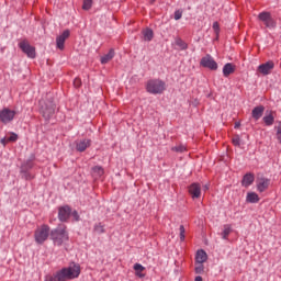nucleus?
I'll return each mask as SVG.
<instances>
[{
    "label": "nucleus",
    "instance_id": "nucleus-1",
    "mask_svg": "<svg viewBox=\"0 0 281 281\" xmlns=\"http://www.w3.org/2000/svg\"><path fill=\"white\" fill-rule=\"evenodd\" d=\"M80 276V265L72 263L68 268H64L56 273L45 277V281H67L75 280Z\"/></svg>",
    "mask_w": 281,
    "mask_h": 281
},
{
    "label": "nucleus",
    "instance_id": "nucleus-2",
    "mask_svg": "<svg viewBox=\"0 0 281 281\" xmlns=\"http://www.w3.org/2000/svg\"><path fill=\"white\" fill-rule=\"evenodd\" d=\"M50 240H53L54 245L60 247L63 243H67L69 240V234H67V228L65 226H58L57 228L50 232Z\"/></svg>",
    "mask_w": 281,
    "mask_h": 281
},
{
    "label": "nucleus",
    "instance_id": "nucleus-3",
    "mask_svg": "<svg viewBox=\"0 0 281 281\" xmlns=\"http://www.w3.org/2000/svg\"><path fill=\"white\" fill-rule=\"evenodd\" d=\"M147 93H151V95L161 94L166 91V82L160 79H150L146 83Z\"/></svg>",
    "mask_w": 281,
    "mask_h": 281
},
{
    "label": "nucleus",
    "instance_id": "nucleus-4",
    "mask_svg": "<svg viewBox=\"0 0 281 281\" xmlns=\"http://www.w3.org/2000/svg\"><path fill=\"white\" fill-rule=\"evenodd\" d=\"M40 106L42 115L45 117V120H49V117H52L56 111V105L54 104V101L47 102L43 99L40 101Z\"/></svg>",
    "mask_w": 281,
    "mask_h": 281
},
{
    "label": "nucleus",
    "instance_id": "nucleus-5",
    "mask_svg": "<svg viewBox=\"0 0 281 281\" xmlns=\"http://www.w3.org/2000/svg\"><path fill=\"white\" fill-rule=\"evenodd\" d=\"M34 238L37 245H43V243L49 238V226L42 225L40 228H37L35 231Z\"/></svg>",
    "mask_w": 281,
    "mask_h": 281
},
{
    "label": "nucleus",
    "instance_id": "nucleus-6",
    "mask_svg": "<svg viewBox=\"0 0 281 281\" xmlns=\"http://www.w3.org/2000/svg\"><path fill=\"white\" fill-rule=\"evenodd\" d=\"M258 19L266 25V27H269V30H273L277 25L276 20L269 12L259 13Z\"/></svg>",
    "mask_w": 281,
    "mask_h": 281
},
{
    "label": "nucleus",
    "instance_id": "nucleus-7",
    "mask_svg": "<svg viewBox=\"0 0 281 281\" xmlns=\"http://www.w3.org/2000/svg\"><path fill=\"white\" fill-rule=\"evenodd\" d=\"M200 65L202 67H205L206 69H211V71H216V69H218V64L216 63V60H214V57L211 55L204 56L201 59Z\"/></svg>",
    "mask_w": 281,
    "mask_h": 281
},
{
    "label": "nucleus",
    "instance_id": "nucleus-8",
    "mask_svg": "<svg viewBox=\"0 0 281 281\" xmlns=\"http://www.w3.org/2000/svg\"><path fill=\"white\" fill-rule=\"evenodd\" d=\"M19 46H20V49H22V52L26 54L29 58H36V48L30 45V43L23 41L19 44Z\"/></svg>",
    "mask_w": 281,
    "mask_h": 281
},
{
    "label": "nucleus",
    "instance_id": "nucleus-9",
    "mask_svg": "<svg viewBox=\"0 0 281 281\" xmlns=\"http://www.w3.org/2000/svg\"><path fill=\"white\" fill-rule=\"evenodd\" d=\"M16 115V112L10 109H3L0 112V120L3 122V124H8L14 120V116Z\"/></svg>",
    "mask_w": 281,
    "mask_h": 281
},
{
    "label": "nucleus",
    "instance_id": "nucleus-10",
    "mask_svg": "<svg viewBox=\"0 0 281 281\" xmlns=\"http://www.w3.org/2000/svg\"><path fill=\"white\" fill-rule=\"evenodd\" d=\"M273 67H276V64L270 60L259 65L257 68V71H259V74H261L262 76H269V74L273 71Z\"/></svg>",
    "mask_w": 281,
    "mask_h": 281
},
{
    "label": "nucleus",
    "instance_id": "nucleus-11",
    "mask_svg": "<svg viewBox=\"0 0 281 281\" xmlns=\"http://www.w3.org/2000/svg\"><path fill=\"white\" fill-rule=\"evenodd\" d=\"M69 36H70L69 30L64 31L59 36H57L56 38L57 49H60V50L65 49V41H67Z\"/></svg>",
    "mask_w": 281,
    "mask_h": 281
},
{
    "label": "nucleus",
    "instance_id": "nucleus-12",
    "mask_svg": "<svg viewBox=\"0 0 281 281\" xmlns=\"http://www.w3.org/2000/svg\"><path fill=\"white\" fill-rule=\"evenodd\" d=\"M189 194L192 199H201V184L194 182L189 187Z\"/></svg>",
    "mask_w": 281,
    "mask_h": 281
},
{
    "label": "nucleus",
    "instance_id": "nucleus-13",
    "mask_svg": "<svg viewBox=\"0 0 281 281\" xmlns=\"http://www.w3.org/2000/svg\"><path fill=\"white\" fill-rule=\"evenodd\" d=\"M90 146H91V139L89 138L80 139L76 144V148L78 153H85V150H87V148H89Z\"/></svg>",
    "mask_w": 281,
    "mask_h": 281
},
{
    "label": "nucleus",
    "instance_id": "nucleus-14",
    "mask_svg": "<svg viewBox=\"0 0 281 281\" xmlns=\"http://www.w3.org/2000/svg\"><path fill=\"white\" fill-rule=\"evenodd\" d=\"M71 216V207L69 206H61L58 212L59 221L65 222Z\"/></svg>",
    "mask_w": 281,
    "mask_h": 281
},
{
    "label": "nucleus",
    "instance_id": "nucleus-15",
    "mask_svg": "<svg viewBox=\"0 0 281 281\" xmlns=\"http://www.w3.org/2000/svg\"><path fill=\"white\" fill-rule=\"evenodd\" d=\"M271 183V180L267 178H260L257 181V190L258 192H265V190L269 189V184Z\"/></svg>",
    "mask_w": 281,
    "mask_h": 281
},
{
    "label": "nucleus",
    "instance_id": "nucleus-16",
    "mask_svg": "<svg viewBox=\"0 0 281 281\" xmlns=\"http://www.w3.org/2000/svg\"><path fill=\"white\" fill-rule=\"evenodd\" d=\"M234 71H236V66L232 63H227L224 67H223V76L225 78H228L229 76H232V74H234Z\"/></svg>",
    "mask_w": 281,
    "mask_h": 281
},
{
    "label": "nucleus",
    "instance_id": "nucleus-17",
    "mask_svg": "<svg viewBox=\"0 0 281 281\" xmlns=\"http://www.w3.org/2000/svg\"><path fill=\"white\" fill-rule=\"evenodd\" d=\"M263 113H265V106L258 105L255 109H252L251 115L256 120V122H258V120L262 117Z\"/></svg>",
    "mask_w": 281,
    "mask_h": 281
},
{
    "label": "nucleus",
    "instance_id": "nucleus-18",
    "mask_svg": "<svg viewBox=\"0 0 281 281\" xmlns=\"http://www.w3.org/2000/svg\"><path fill=\"white\" fill-rule=\"evenodd\" d=\"M115 58V50L111 48L108 54L101 57V65H106L108 63H111Z\"/></svg>",
    "mask_w": 281,
    "mask_h": 281
},
{
    "label": "nucleus",
    "instance_id": "nucleus-19",
    "mask_svg": "<svg viewBox=\"0 0 281 281\" xmlns=\"http://www.w3.org/2000/svg\"><path fill=\"white\" fill-rule=\"evenodd\" d=\"M254 181H255L254 173H246L243 178L241 184L244 186V188H249V186H251Z\"/></svg>",
    "mask_w": 281,
    "mask_h": 281
},
{
    "label": "nucleus",
    "instance_id": "nucleus-20",
    "mask_svg": "<svg viewBox=\"0 0 281 281\" xmlns=\"http://www.w3.org/2000/svg\"><path fill=\"white\" fill-rule=\"evenodd\" d=\"M262 121L265 122L266 126H273V122H276V117L273 116V112L266 113Z\"/></svg>",
    "mask_w": 281,
    "mask_h": 281
},
{
    "label": "nucleus",
    "instance_id": "nucleus-21",
    "mask_svg": "<svg viewBox=\"0 0 281 281\" xmlns=\"http://www.w3.org/2000/svg\"><path fill=\"white\" fill-rule=\"evenodd\" d=\"M207 260V254L204 250H198L195 256V262L203 263Z\"/></svg>",
    "mask_w": 281,
    "mask_h": 281
},
{
    "label": "nucleus",
    "instance_id": "nucleus-22",
    "mask_svg": "<svg viewBox=\"0 0 281 281\" xmlns=\"http://www.w3.org/2000/svg\"><path fill=\"white\" fill-rule=\"evenodd\" d=\"M102 175H104V169L101 166H95L92 168V177H94V179H100Z\"/></svg>",
    "mask_w": 281,
    "mask_h": 281
},
{
    "label": "nucleus",
    "instance_id": "nucleus-23",
    "mask_svg": "<svg viewBox=\"0 0 281 281\" xmlns=\"http://www.w3.org/2000/svg\"><path fill=\"white\" fill-rule=\"evenodd\" d=\"M229 234H232V225L226 224L223 226V232L221 233L223 240H227Z\"/></svg>",
    "mask_w": 281,
    "mask_h": 281
},
{
    "label": "nucleus",
    "instance_id": "nucleus-24",
    "mask_svg": "<svg viewBox=\"0 0 281 281\" xmlns=\"http://www.w3.org/2000/svg\"><path fill=\"white\" fill-rule=\"evenodd\" d=\"M246 201L248 203H258V201H260V198L257 195L256 192H249L247 193Z\"/></svg>",
    "mask_w": 281,
    "mask_h": 281
},
{
    "label": "nucleus",
    "instance_id": "nucleus-25",
    "mask_svg": "<svg viewBox=\"0 0 281 281\" xmlns=\"http://www.w3.org/2000/svg\"><path fill=\"white\" fill-rule=\"evenodd\" d=\"M146 268H144V266H142L140 263H135L134 265V271H135V276H137V278H144V273H142V271H144Z\"/></svg>",
    "mask_w": 281,
    "mask_h": 281
},
{
    "label": "nucleus",
    "instance_id": "nucleus-26",
    "mask_svg": "<svg viewBox=\"0 0 281 281\" xmlns=\"http://www.w3.org/2000/svg\"><path fill=\"white\" fill-rule=\"evenodd\" d=\"M143 36H144V41H147V42L153 41V36H154L153 30H150V29H145V30L143 31Z\"/></svg>",
    "mask_w": 281,
    "mask_h": 281
},
{
    "label": "nucleus",
    "instance_id": "nucleus-27",
    "mask_svg": "<svg viewBox=\"0 0 281 281\" xmlns=\"http://www.w3.org/2000/svg\"><path fill=\"white\" fill-rule=\"evenodd\" d=\"M176 45L179 47V49H188V43H186L183 40H181L180 37H176L175 41Z\"/></svg>",
    "mask_w": 281,
    "mask_h": 281
},
{
    "label": "nucleus",
    "instance_id": "nucleus-28",
    "mask_svg": "<svg viewBox=\"0 0 281 281\" xmlns=\"http://www.w3.org/2000/svg\"><path fill=\"white\" fill-rule=\"evenodd\" d=\"M94 232L97 234H104V225H102V223L95 224L94 225Z\"/></svg>",
    "mask_w": 281,
    "mask_h": 281
},
{
    "label": "nucleus",
    "instance_id": "nucleus-29",
    "mask_svg": "<svg viewBox=\"0 0 281 281\" xmlns=\"http://www.w3.org/2000/svg\"><path fill=\"white\" fill-rule=\"evenodd\" d=\"M205 271V267L201 262H195V273H203Z\"/></svg>",
    "mask_w": 281,
    "mask_h": 281
},
{
    "label": "nucleus",
    "instance_id": "nucleus-30",
    "mask_svg": "<svg viewBox=\"0 0 281 281\" xmlns=\"http://www.w3.org/2000/svg\"><path fill=\"white\" fill-rule=\"evenodd\" d=\"M91 5H93V0H83V10H91Z\"/></svg>",
    "mask_w": 281,
    "mask_h": 281
},
{
    "label": "nucleus",
    "instance_id": "nucleus-31",
    "mask_svg": "<svg viewBox=\"0 0 281 281\" xmlns=\"http://www.w3.org/2000/svg\"><path fill=\"white\" fill-rule=\"evenodd\" d=\"M171 150H173L175 153H186V146L179 145V146L172 147Z\"/></svg>",
    "mask_w": 281,
    "mask_h": 281
},
{
    "label": "nucleus",
    "instance_id": "nucleus-32",
    "mask_svg": "<svg viewBox=\"0 0 281 281\" xmlns=\"http://www.w3.org/2000/svg\"><path fill=\"white\" fill-rule=\"evenodd\" d=\"M179 229H180V240H186V227L181 225Z\"/></svg>",
    "mask_w": 281,
    "mask_h": 281
},
{
    "label": "nucleus",
    "instance_id": "nucleus-33",
    "mask_svg": "<svg viewBox=\"0 0 281 281\" xmlns=\"http://www.w3.org/2000/svg\"><path fill=\"white\" fill-rule=\"evenodd\" d=\"M8 142H16L19 139V135L15 133H11L9 137H7Z\"/></svg>",
    "mask_w": 281,
    "mask_h": 281
},
{
    "label": "nucleus",
    "instance_id": "nucleus-34",
    "mask_svg": "<svg viewBox=\"0 0 281 281\" xmlns=\"http://www.w3.org/2000/svg\"><path fill=\"white\" fill-rule=\"evenodd\" d=\"M182 16H183V12L182 11L177 10L175 12V20L176 21H179Z\"/></svg>",
    "mask_w": 281,
    "mask_h": 281
},
{
    "label": "nucleus",
    "instance_id": "nucleus-35",
    "mask_svg": "<svg viewBox=\"0 0 281 281\" xmlns=\"http://www.w3.org/2000/svg\"><path fill=\"white\" fill-rule=\"evenodd\" d=\"M82 85V80H80V78H76L74 80V87H76V89L80 88Z\"/></svg>",
    "mask_w": 281,
    "mask_h": 281
},
{
    "label": "nucleus",
    "instance_id": "nucleus-36",
    "mask_svg": "<svg viewBox=\"0 0 281 281\" xmlns=\"http://www.w3.org/2000/svg\"><path fill=\"white\" fill-rule=\"evenodd\" d=\"M234 146H240V136H235L233 138Z\"/></svg>",
    "mask_w": 281,
    "mask_h": 281
},
{
    "label": "nucleus",
    "instance_id": "nucleus-37",
    "mask_svg": "<svg viewBox=\"0 0 281 281\" xmlns=\"http://www.w3.org/2000/svg\"><path fill=\"white\" fill-rule=\"evenodd\" d=\"M213 30H214L215 34H218V32H220V30H221V27H220V25H218V22H214V23H213Z\"/></svg>",
    "mask_w": 281,
    "mask_h": 281
},
{
    "label": "nucleus",
    "instance_id": "nucleus-38",
    "mask_svg": "<svg viewBox=\"0 0 281 281\" xmlns=\"http://www.w3.org/2000/svg\"><path fill=\"white\" fill-rule=\"evenodd\" d=\"M71 216L74 217L75 221H80V215H78V212L74 211L71 213Z\"/></svg>",
    "mask_w": 281,
    "mask_h": 281
},
{
    "label": "nucleus",
    "instance_id": "nucleus-39",
    "mask_svg": "<svg viewBox=\"0 0 281 281\" xmlns=\"http://www.w3.org/2000/svg\"><path fill=\"white\" fill-rule=\"evenodd\" d=\"M8 137H3V138H1V140H0V144H2V146H5V144H8Z\"/></svg>",
    "mask_w": 281,
    "mask_h": 281
},
{
    "label": "nucleus",
    "instance_id": "nucleus-40",
    "mask_svg": "<svg viewBox=\"0 0 281 281\" xmlns=\"http://www.w3.org/2000/svg\"><path fill=\"white\" fill-rule=\"evenodd\" d=\"M194 281H203V278L200 277V276H198V277H195V280H194Z\"/></svg>",
    "mask_w": 281,
    "mask_h": 281
},
{
    "label": "nucleus",
    "instance_id": "nucleus-41",
    "mask_svg": "<svg viewBox=\"0 0 281 281\" xmlns=\"http://www.w3.org/2000/svg\"><path fill=\"white\" fill-rule=\"evenodd\" d=\"M235 128H240V123H235Z\"/></svg>",
    "mask_w": 281,
    "mask_h": 281
},
{
    "label": "nucleus",
    "instance_id": "nucleus-42",
    "mask_svg": "<svg viewBox=\"0 0 281 281\" xmlns=\"http://www.w3.org/2000/svg\"><path fill=\"white\" fill-rule=\"evenodd\" d=\"M204 190H210V187L206 184V186L204 187Z\"/></svg>",
    "mask_w": 281,
    "mask_h": 281
},
{
    "label": "nucleus",
    "instance_id": "nucleus-43",
    "mask_svg": "<svg viewBox=\"0 0 281 281\" xmlns=\"http://www.w3.org/2000/svg\"><path fill=\"white\" fill-rule=\"evenodd\" d=\"M29 168H32V164L29 165Z\"/></svg>",
    "mask_w": 281,
    "mask_h": 281
}]
</instances>
